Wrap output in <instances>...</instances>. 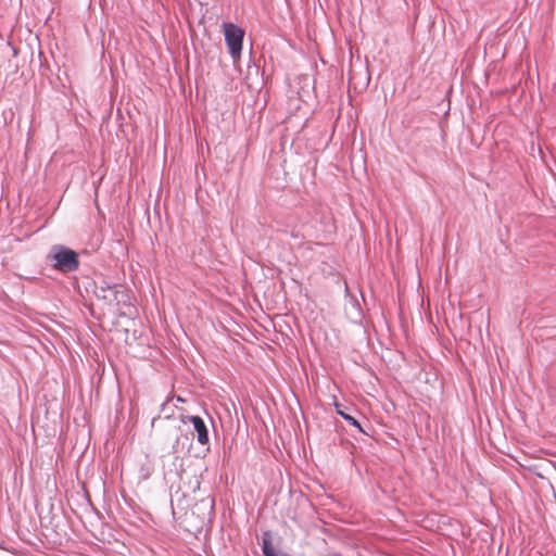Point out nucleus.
<instances>
[{
	"mask_svg": "<svg viewBox=\"0 0 556 556\" xmlns=\"http://www.w3.org/2000/svg\"><path fill=\"white\" fill-rule=\"evenodd\" d=\"M48 257L53 267L62 273H72L79 267L78 254L64 245H53Z\"/></svg>",
	"mask_w": 556,
	"mask_h": 556,
	"instance_id": "obj_1",
	"label": "nucleus"
},
{
	"mask_svg": "<svg viewBox=\"0 0 556 556\" xmlns=\"http://www.w3.org/2000/svg\"><path fill=\"white\" fill-rule=\"evenodd\" d=\"M223 28L230 56L236 61L241 55L244 30L232 23H224Z\"/></svg>",
	"mask_w": 556,
	"mask_h": 556,
	"instance_id": "obj_2",
	"label": "nucleus"
},
{
	"mask_svg": "<svg viewBox=\"0 0 556 556\" xmlns=\"http://www.w3.org/2000/svg\"><path fill=\"white\" fill-rule=\"evenodd\" d=\"M94 294L98 299L105 301L108 304H118L119 296H124L123 286L109 285L105 281L96 285Z\"/></svg>",
	"mask_w": 556,
	"mask_h": 556,
	"instance_id": "obj_3",
	"label": "nucleus"
},
{
	"mask_svg": "<svg viewBox=\"0 0 556 556\" xmlns=\"http://www.w3.org/2000/svg\"><path fill=\"white\" fill-rule=\"evenodd\" d=\"M182 422H191L197 432V440L200 444L208 443V430L204 420L200 416H182Z\"/></svg>",
	"mask_w": 556,
	"mask_h": 556,
	"instance_id": "obj_4",
	"label": "nucleus"
},
{
	"mask_svg": "<svg viewBox=\"0 0 556 556\" xmlns=\"http://www.w3.org/2000/svg\"><path fill=\"white\" fill-rule=\"evenodd\" d=\"M336 412L338 415H340L344 420H346L351 426L358 429L359 432L364 433L363 428L361 427L359 422L350 414L344 412V407L342 404L334 402Z\"/></svg>",
	"mask_w": 556,
	"mask_h": 556,
	"instance_id": "obj_5",
	"label": "nucleus"
},
{
	"mask_svg": "<svg viewBox=\"0 0 556 556\" xmlns=\"http://www.w3.org/2000/svg\"><path fill=\"white\" fill-rule=\"evenodd\" d=\"M262 552L264 556H276L269 538H263Z\"/></svg>",
	"mask_w": 556,
	"mask_h": 556,
	"instance_id": "obj_6",
	"label": "nucleus"
},
{
	"mask_svg": "<svg viewBox=\"0 0 556 556\" xmlns=\"http://www.w3.org/2000/svg\"><path fill=\"white\" fill-rule=\"evenodd\" d=\"M166 405H167V403H164V404L162 405V409H161L162 412H164V410H165Z\"/></svg>",
	"mask_w": 556,
	"mask_h": 556,
	"instance_id": "obj_7",
	"label": "nucleus"
},
{
	"mask_svg": "<svg viewBox=\"0 0 556 556\" xmlns=\"http://www.w3.org/2000/svg\"><path fill=\"white\" fill-rule=\"evenodd\" d=\"M178 402H184V400L180 396H177Z\"/></svg>",
	"mask_w": 556,
	"mask_h": 556,
	"instance_id": "obj_8",
	"label": "nucleus"
}]
</instances>
